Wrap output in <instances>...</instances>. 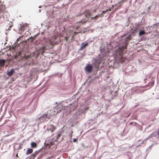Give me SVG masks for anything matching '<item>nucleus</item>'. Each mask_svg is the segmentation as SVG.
<instances>
[{
  "instance_id": "nucleus-1",
  "label": "nucleus",
  "mask_w": 159,
  "mask_h": 159,
  "mask_svg": "<svg viewBox=\"0 0 159 159\" xmlns=\"http://www.w3.org/2000/svg\"><path fill=\"white\" fill-rule=\"evenodd\" d=\"M131 35H129L126 37L125 42L122 43V45L120 46L118 48L115 50V57L116 61L118 63L121 62L122 63L124 62L125 60L126 59L123 57V52L124 50L126 48L128 43L131 39Z\"/></svg>"
},
{
  "instance_id": "nucleus-2",
  "label": "nucleus",
  "mask_w": 159,
  "mask_h": 159,
  "mask_svg": "<svg viewBox=\"0 0 159 159\" xmlns=\"http://www.w3.org/2000/svg\"><path fill=\"white\" fill-rule=\"evenodd\" d=\"M78 107L77 102H75L71 104L69 106L66 107V109L67 110V112H70L71 111L74 110Z\"/></svg>"
},
{
  "instance_id": "nucleus-3",
  "label": "nucleus",
  "mask_w": 159,
  "mask_h": 159,
  "mask_svg": "<svg viewBox=\"0 0 159 159\" xmlns=\"http://www.w3.org/2000/svg\"><path fill=\"white\" fill-rule=\"evenodd\" d=\"M66 107H63L61 104H58L57 106L55 107L56 110H57L56 113H53V115H57L60 111L63 109H66Z\"/></svg>"
},
{
  "instance_id": "nucleus-4",
  "label": "nucleus",
  "mask_w": 159,
  "mask_h": 159,
  "mask_svg": "<svg viewBox=\"0 0 159 159\" xmlns=\"http://www.w3.org/2000/svg\"><path fill=\"white\" fill-rule=\"evenodd\" d=\"M90 15L91 13L90 11H87L86 12V14L83 18L84 20L83 21H81V23H83L87 21L89 18H90Z\"/></svg>"
},
{
  "instance_id": "nucleus-5",
  "label": "nucleus",
  "mask_w": 159,
  "mask_h": 159,
  "mask_svg": "<svg viewBox=\"0 0 159 159\" xmlns=\"http://www.w3.org/2000/svg\"><path fill=\"white\" fill-rule=\"evenodd\" d=\"M93 68V67L92 66L88 64L85 67L84 69L86 72L89 73H90L92 72Z\"/></svg>"
},
{
  "instance_id": "nucleus-6",
  "label": "nucleus",
  "mask_w": 159,
  "mask_h": 159,
  "mask_svg": "<svg viewBox=\"0 0 159 159\" xmlns=\"http://www.w3.org/2000/svg\"><path fill=\"white\" fill-rule=\"evenodd\" d=\"M56 129V126L52 124H50L47 126V130L48 131L52 132Z\"/></svg>"
},
{
  "instance_id": "nucleus-7",
  "label": "nucleus",
  "mask_w": 159,
  "mask_h": 159,
  "mask_svg": "<svg viewBox=\"0 0 159 159\" xmlns=\"http://www.w3.org/2000/svg\"><path fill=\"white\" fill-rule=\"evenodd\" d=\"M107 11V10H106V11H103L102 12V13L99 15H98L96 16H95L92 17L91 19L92 20H93L94 19H95L96 20H97V18L103 16V14H104L106 13Z\"/></svg>"
},
{
  "instance_id": "nucleus-8",
  "label": "nucleus",
  "mask_w": 159,
  "mask_h": 159,
  "mask_svg": "<svg viewBox=\"0 0 159 159\" xmlns=\"http://www.w3.org/2000/svg\"><path fill=\"white\" fill-rule=\"evenodd\" d=\"M20 27L19 28V30H21L22 31H23L25 30L26 27L27 26V24H20Z\"/></svg>"
},
{
  "instance_id": "nucleus-9",
  "label": "nucleus",
  "mask_w": 159,
  "mask_h": 159,
  "mask_svg": "<svg viewBox=\"0 0 159 159\" xmlns=\"http://www.w3.org/2000/svg\"><path fill=\"white\" fill-rule=\"evenodd\" d=\"M47 118H49L48 116V114H44L42 116H41L39 118V119L41 120H44L46 119Z\"/></svg>"
},
{
  "instance_id": "nucleus-10",
  "label": "nucleus",
  "mask_w": 159,
  "mask_h": 159,
  "mask_svg": "<svg viewBox=\"0 0 159 159\" xmlns=\"http://www.w3.org/2000/svg\"><path fill=\"white\" fill-rule=\"evenodd\" d=\"M82 46L80 47V50H82L84 48H85L88 45V43H86L84 44V43H81Z\"/></svg>"
},
{
  "instance_id": "nucleus-11",
  "label": "nucleus",
  "mask_w": 159,
  "mask_h": 159,
  "mask_svg": "<svg viewBox=\"0 0 159 159\" xmlns=\"http://www.w3.org/2000/svg\"><path fill=\"white\" fill-rule=\"evenodd\" d=\"M80 32H77L75 31H71L70 33V34L71 35V39H73L74 37L77 34L79 33Z\"/></svg>"
},
{
  "instance_id": "nucleus-12",
  "label": "nucleus",
  "mask_w": 159,
  "mask_h": 159,
  "mask_svg": "<svg viewBox=\"0 0 159 159\" xmlns=\"http://www.w3.org/2000/svg\"><path fill=\"white\" fill-rule=\"evenodd\" d=\"M14 73V70L13 69H12L10 70V71L7 72V75L8 76H11L13 75Z\"/></svg>"
},
{
  "instance_id": "nucleus-13",
  "label": "nucleus",
  "mask_w": 159,
  "mask_h": 159,
  "mask_svg": "<svg viewBox=\"0 0 159 159\" xmlns=\"http://www.w3.org/2000/svg\"><path fill=\"white\" fill-rule=\"evenodd\" d=\"M31 147L33 148H36L37 147V145L36 143L34 142H32L31 143Z\"/></svg>"
},
{
  "instance_id": "nucleus-14",
  "label": "nucleus",
  "mask_w": 159,
  "mask_h": 159,
  "mask_svg": "<svg viewBox=\"0 0 159 159\" xmlns=\"http://www.w3.org/2000/svg\"><path fill=\"white\" fill-rule=\"evenodd\" d=\"M33 152V149L31 148L29 149L27 151L26 154L27 155H29L31 154Z\"/></svg>"
},
{
  "instance_id": "nucleus-15",
  "label": "nucleus",
  "mask_w": 159,
  "mask_h": 159,
  "mask_svg": "<svg viewBox=\"0 0 159 159\" xmlns=\"http://www.w3.org/2000/svg\"><path fill=\"white\" fill-rule=\"evenodd\" d=\"M5 10V7L3 5L0 6V12H3Z\"/></svg>"
},
{
  "instance_id": "nucleus-16",
  "label": "nucleus",
  "mask_w": 159,
  "mask_h": 159,
  "mask_svg": "<svg viewBox=\"0 0 159 159\" xmlns=\"http://www.w3.org/2000/svg\"><path fill=\"white\" fill-rule=\"evenodd\" d=\"M5 61L4 60H0V66H3L4 65Z\"/></svg>"
},
{
  "instance_id": "nucleus-17",
  "label": "nucleus",
  "mask_w": 159,
  "mask_h": 159,
  "mask_svg": "<svg viewBox=\"0 0 159 159\" xmlns=\"http://www.w3.org/2000/svg\"><path fill=\"white\" fill-rule=\"evenodd\" d=\"M145 33V32L144 30H141L139 32V36H141L144 34Z\"/></svg>"
},
{
  "instance_id": "nucleus-18",
  "label": "nucleus",
  "mask_w": 159,
  "mask_h": 159,
  "mask_svg": "<svg viewBox=\"0 0 159 159\" xmlns=\"http://www.w3.org/2000/svg\"><path fill=\"white\" fill-rule=\"evenodd\" d=\"M36 155V154L33 153L30 156L34 158L35 157Z\"/></svg>"
},
{
  "instance_id": "nucleus-19",
  "label": "nucleus",
  "mask_w": 159,
  "mask_h": 159,
  "mask_svg": "<svg viewBox=\"0 0 159 159\" xmlns=\"http://www.w3.org/2000/svg\"><path fill=\"white\" fill-rule=\"evenodd\" d=\"M52 112H53V113H56L57 110H56L55 107L53 108L52 109Z\"/></svg>"
},
{
  "instance_id": "nucleus-20",
  "label": "nucleus",
  "mask_w": 159,
  "mask_h": 159,
  "mask_svg": "<svg viewBox=\"0 0 159 159\" xmlns=\"http://www.w3.org/2000/svg\"><path fill=\"white\" fill-rule=\"evenodd\" d=\"M69 38V37L68 36V37H65V40L66 41H67L68 40V39Z\"/></svg>"
},
{
  "instance_id": "nucleus-21",
  "label": "nucleus",
  "mask_w": 159,
  "mask_h": 159,
  "mask_svg": "<svg viewBox=\"0 0 159 159\" xmlns=\"http://www.w3.org/2000/svg\"><path fill=\"white\" fill-rule=\"evenodd\" d=\"M42 49L43 50H46V47L45 46H43L42 48Z\"/></svg>"
},
{
  "instance_id": "nucleus-22",
  "label": "nucleus",
  "mask_w": 159,
  "mask_h": 159,
  "mask_svg": "<svg viewBox=\"0 0 159 159\" xmlns=\"http://www.w3.org/2000/svg\"><path fill=\"white\" fill-rule=\"evenodd\" d=\"M88 108H89L88 107H86V108H84V111H85L87 110H88Z\"/></svg>"
},
{
  "instance_id": "nucleus-23",
  "label": "nucleus",
  "mask_w": 159,
  "mask_h": 159,
  "mask_svg": "<svg viewBox=\"0 0 159 159\" xmlns=\"http://www.w3.org/2000/svg\"><path fill=\"white\" fill-rule=\"evenodd\" d=\"M106 10H107V11H110L111 10V7H109L108 9H107Z\"/></svg>"
},
{
  "instance_id": "nucleus-24",
  "label": "nucleus",
  "mask_w": 159,
  "mask_h": 159,
  "mask_svg": "<svg viewBox=\"0 0 159 159\" xmlns=\"http://www.w3.org/2000/svg\"><path fill=\"white\" fill-rule=\"evenodd\" d=\"M45 50L41 52V54L43 55V54L45 52Z\"/></svg>"
},
{
  "instance_id": "nucleus-25",
  "label": "nucleus",
  "mask_w": 159,
  "mask_h": 159,
  "mask_svg": "<svg viewBox=\"0 0 159 159\" xmlns=\"http://www.w3.org/2000/svg\"><path fill=\"white\" fill-rule=\"evenodd\" d=\"M77 141V140L76 139H73V142H75Z\"/></svg>"
},
{
  "instance_id": "nucleus-26",
  "label": "nucleus",
  "mask_w": 159,
  "mask_h": 159,
  "mask_svg": "<svg viewBox=\"0 0 159 159\" xmlns=\"http://www.w3.org/2000/svg\"><path fill=\"white\" fill-rule=\"evenodd\" d=\"M59 136H60V135L59 134L58 135V136L57 137V139H58V137H59Z\"/></svg>"
},
{
  "instance_id": "nucleus-27",
  "label": "nucleus",
  "mask_w": 159,
  "mask_h": 159,
  "mask_svg": "<svg viewBox=\"0 0 159 159\" xmlns=\"http://www.w3.org/2000/svg\"><path fill=\"white\" fill-rule=\"evenodd\" d=\"M16 157H18V154H17L16 155Z\"/></svg>"
},
{
  "instance_id": "nucleus-28",
  "label": "nucleus",
  "mask_w": 159,
  "mask_h": 159,
  "mask_svg": "<svg viewBox=\"0 0 159 159\" xmlns=\"http://www.w3.org/2000/svg\"><path fill=\"white\" fill-rule=\"evenodd\" d=\"M132 123H130V124H132Z\"/></svg>"
},
{
  "instance_id": "nucleus-29",
  "label": "nucleus",
  "mask_w": 159,
  "mask_h": 159,
  "mask_svg": "<svg viewBox=\"0 0 159 159\" xmlns=\"http://www.w3.org/2000/svg\"><path fill=\"white\" fill-rule=\"evenodd\" d=\"M73 133V132H71V134H72Z\"/></svg>"
}]
</instances>
